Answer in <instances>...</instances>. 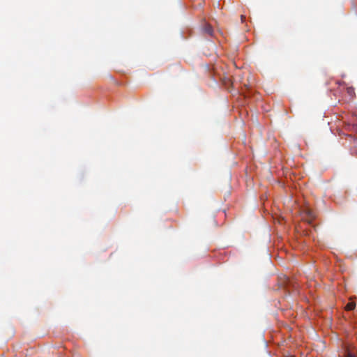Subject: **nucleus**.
<instances>
[{"mask_svg": "<svg viewBox=\"0 0 357 357\" xmlns=\"http://www.w3.org/2000/svg\"><path fill=\"white\" fill-rule=\"evenodd\" d=\"M302 220L310 224L315 218L314 211L308 207L304 208L301 211Z\"/></svg>", "mask_w": 357, "mask_h": 357, "instance_id": "1", "label": "nucleus"}, {"mask_svg": "<svg viewBox=\"0 0 357 357\" xmlns=\"http://www.w3.org/2000/svg\"><path fill=\"white\" fill-rule=\"evenodd\" d=\"M241 21L243 22L244 20L245 16L244 15H241Z\"/></svg>", "mask_w": 357, "mask_h": 357, "instance_id": "7", "label": "nucleus"}, {"mask_svg": "<svg viewBox=\"0 0 357 357\" xmlns=\"http://www.w3.org/2000/svg\"><path fill=\"white\" fill-rule=\"evenodd\" d=\"M347 93L349 96H352L354 94V89L353 88H348Z\"/></svg>", "mask_w": 357, "mask_h": 357, "instance_id": "5", "label": "nucleus"}, {"mask_svg": "<svg viewBox=\"0 0 357 357\" xmlns=\"http://www.w3.org/2000/svg\"><path fill=\"white\" fill-rule=\"evenodd\" d=\"M222 83L225 85V86L228 89L232 84V82H231L230 78H229V77H225L222 78Z\"/></svg>", "mask_w": 357, "mask_h": 357, "instance_id": "3", "label": "nucleus"}, {"mask_svg": "<svg viewBox=\"0 0 357 357\" xmlns=\"http://www.w3.org/2000/svg\"><path fill=\"white\" fill-rule=\"evenodd\" d=\"M356 307V304L354 302H349L345 306L346 310H353Z\"/></svg>", "mask_w": 357, "mask_h": 357, "instance_id": "4", "label": "nucleus"}, {"mask_svg": "<svg viewBox=\"0 0 357 357\" xmlns=\"http://www.w3.org/2000/svg\"><path fill=\"white\" fill-rule=\"evenodd\" d=\"M346 357H356L354 354L351 353H348L346 356Z\"/></svg>", "mask_w": 357, "mask_h": 357, "instance_id": "6", "label": "nucleus"}, {"mask_svg": "<svg viewBox=\"0 0 357 357\" xmlns=\"http://www.w3.org/2000/svg\"><path fill=\"white\" fill-rule=\"evenodd\" d=\"M204 33L207 34L208 36H212L213 33V30L212 26L208 24H204L202 29Z\"/></svg>", "mask_w": 357, "mask_h": 357, "instance_id": "2", "label": "nucleus"}]
</instances>
